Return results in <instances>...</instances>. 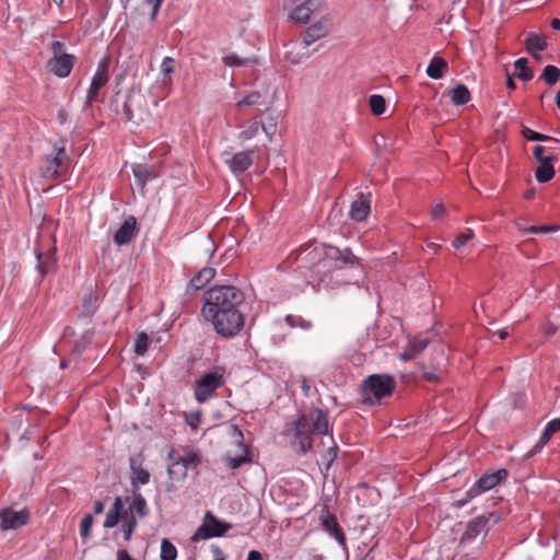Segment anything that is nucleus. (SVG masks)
Wrapping results in <instances>:
<instances>
[{"instance_id":"nucleus-1","label":"nucleus","mask_w":560,"mask_h":560,"mask_svg":"<svg viewBox=\"0 0 560 560\" xmlns=\"http://www.w3.org/2000/svg\"><path fill=\"white\" fill-rule=\"evenodd\" d=\"M201 313L218 335L232 338L241 332L245 318L243 307L245 294L234 285H214L203 294Z\"/></svg>"},{"instance_id":"nucleus-35","label":"nucleus","mask_w":560,"mask_h":560,"mask_svg":"<svg viewBox=\"0 0 560 560\" xmlns=\"http://www.w3.org/2000/svg\"><path fill=\"white\" fill-rule=\"evenodd\" d=\"M541 78L546 81V83L550 86L555 85L560 78V69L556 66L548 65L544 68Z\"/></svg>"},{"instance_id":"nucleus-50","label":"nucleus","mask_w":560,"mask_h":560,"mask_svg":"<svg viewBox=\"0 0 560 560\" xmlns=\"http://www.w3.org/2000/svg\"><path fill=\"white\" fill-rule=\"evenodd\" d=\"M291 48L292 49H288L285 51V58L291 61L292 63H299L302 59V57L306 56L307 54L306 52H303V54H300V51H298L296 54L294 52V49L298 48V45L294 44V45H291Z\"/></svg>"},{"instance_id":"nucleus-8","label":"nucleus","mask_w":560,"mask_h":560,"mask_svg":"<svg viewBox=\"0 0 560 560\" xmlns=\"http://www.w3.org/2000/svg\"><path fill=\"white\" fill-rule=\"evenodd\" d=\"M68 154L63 147L56 149L52 156H46L42 166L40 175L46 179H56L67 170Z\"/></svg>"},{"instance_id":"nucleus-33","label":"nucleus","mask_w":560,"mask_h":560,"mask_svg":"<svg viewBox=\"0 0 560 560\" xmlns=\"http://www.w3.org/2000/svg\"><path fill=\"white\" fill-rule=\"evenodd\" d=\"M137 527V517L125 513L124 521L121 524V532L126 541L130 540L135 529Z\"/></svg>"},{"instance_id":"nucleus-9","label":"nucleus","mask_w":560,"mask_h":560,"mask_svg":"<svg viewBox=\"0 0 560 560\" xmlns=\"http://www.w3.org/2000/svg\"><path fill=\"white\" fill-rule=\"evenodd\" d=\"M223 383V376L219 372L203 374L195 386V397L198 402L207 401Z\"/></svg>"},{"instance_id":"nucleus-36","label":"nucleus","mask_w":560,"mask_h":560,"mask_svg":"<svg viewBox=\"0 0 560 560\" xmlns=\"http://www.w3.org/2000/svg\"><path fill=\"white\" fill-rule=\"evenodd\" d=\"M430 343V339L428 337L418 336L409 340L408 347L412 351L415 358L421 353Z\"/></svg>"},{"instance_id":"nucleus-23","label":"nucleus","mask_w":560,"mask_h":560,"mask_svg":"<svg viewBox=\"0 0 560 560\" xmlns=\"http://www.w3.org/2000/svg\"><path fill=\"white\" fill-rule=\"evenodd\" d=\"M525 47L529 55L534 58L539 59V52L544 51L547 48V42L544 37H540L538 34L530 32L527 35L525 40Z\"/></svg>"},{"instance_id":"nucleus-62","label":"nucleus","mask_w":560,"mask_h":560,"mask_svg":"<svg viewBox=\"0 0 560 560\" xmlns=\"http://www.w3.org/2000/svg\"><path fill=\"white\" fill-rule=\"evenodd\" d=\"M331 443H332V446H330L328 448V457H329V460H334L337 456V446L335 444V442L331 440Z\"/></svg>"},{"instance_id":"nucleus-10","label":"nucleus","mask_w":560,"mask_h":560,"mask_svg":"<svg viewBox=\"0 0 560 560\" xmlns=\"http://www.w3.org/2000/svg\"><path fill=\"white\" fill-rule=\"evenodd\" d=\"M231 524L221 522L211 512H207L205 515L203 524L196 530L192 536V540L208 539L211 537L223 536L230 528Z\"/></svg>"},{"instance_id":"nucleus-38","label":"nucleus","mask_w":560,"mask_h":560,"mask_svg":"<svg viewBox=\"0 0 560 560\" xmlns=\"http://www.w3.org/2000/svg\"><path fill=\"white\" fill-rule=\"evenodd\" d=\"M262 94L259 91H254L237 102L236 106L242 108L243 106H256L262 104Z\"/></svg>"},{"instance_id":"nucleus-18","label":"nucleus","mask_w":560,"mask_h":560,"mask_svg":"<svg viewBox=\"0 0 560 560\" xmlns=\"http://www.w3.org/2000/svg\"><path fill=\"white\" fill-rule=\"evenodd\" d=\"M371 210V195L360 194L358 199L353 200L350 207V217L355 221L366 219Z\"/></svg>"},{"instance_id":"nucleus-64","label":"nucleus","mask_w":560,"mask_h":560,"mask_svg":"<svg viewBox=\"0 0 560 560\" xmlns=\"http://www.w3.org/2000/svg\"><path fill=\"white\" fill-rule=\"evenodd\" d=\"M302 390L305 396H307V397L311 396V386L307 384L305 378H303V381H302Z\"/></svg>"},{"instance_id":"nucleus-24","label":"nucleus","mask_w":560,"mask_h":560,"mask_svg":"<svg viewBox=\"0 0 560 560\" xmlns=\"http://www.w3.org/2000/svg\"><path fill=\"white\" fill-rule=\"evenodd\" d=\"M557 158L553 155L547 156L546 160L541 161L536 168L535 177L539 183H547L555 176V168L552 162L556 161Z\"/></svg>"},{"instance_id":"nucleus-16","label":"nucleus","mask_w":560,"mask_h":560,"mask_svg":"<svg viewBox=\"0 0 560 560\" xmlns=\"http://www.w3.org/2000/svg\"><path fill=\"white\" fill-rule=\"evenodd\" d=\"M254 156V150L242 151L233 154L231 159L226 160L225 162L232 173L243 174L253 164Z\"/></svg>"},{"instance_id":"nucleus-19","label":"nucleus","mask_w":560,"mask_h":560,"mask_svg":"<svg viewBox=\"0 0 560 560\" xmlns=\"http://www.w3.org/2000/svg\"><path fill=\"white\" fill-rule=\"evenodd\" d=\"M136 218L128 217L114 234V242L118 245H126L131 242L136 231Z\"/></svg>"},{"instance_id":"nucleus-40","label":"nucleus","mask_w":560,"mask_h":560,"mask_svg":"<svg viewBox=\"0 0 560 560\" xmlns=\"http://www.w3.org/2000/svg\"><path fill=\"white\" fill-rule=\"evenodd\" d=\"M96 301L97 299L94 295H85L83 298L81 315L85 317L92 315L96 310Z\"/></svg>"},{"instance_id":"nucleus-28","label":"nucleus","mask_w":560,"mask_h":560,"mask_svg":"<svg viewBox=\"0 0 560 560\" xmlns=\"http://www.w3.org/2000/svg\"><path fill=\"white\" fill-rule=\"evenodd\" d=\"M170 479L173 481H184L188 475V467L179 458L173 459V463L167 468Z\"/></svg>"},{"instance_id":"nucleus-32","label":"nucleus","mask_w":560,"mask_h":560,"mask_svg":"<svg viewBox=\"0 0 560 560\" xmlns=\"http://www.w3.org/2000/svg\"><path fill=\"white\" fill-rule=\"evenodd\" d=\"M528 60L525 57L518 58L514 61V67L518 72L515 74L522 81H529L534 77V72L527 67Z\"/></svg>"},{"instance_id":"nucleus-17","label":"nucleus","mask_w":560,"mask_h":560,"mask_svg":"<svg viewBox=\"0 0 560 560\" xmlns=\"http://www.w3.org/2000/svg\"><path fill=\"white\" fill-rule=\"evenodd\" d=\"M487 523L488 520L485 516H478L470 521L460 537V544L464 545L470 542L481 534L486 535L488 532Z\"/></svg>"},{"instance_id":"nucleus-26","label":"nucleus","mask_w":560,"mask_h":560,"mask_svg":"<svg viewBox=\"0 0 560 560\" xmlns=\"http://www.w3.org/2000/svg\"><path fill=\"white\" fill-rule=\"evenodd\" d=\"M448 65L445 59L441 57H433L427 68V74L429 78L439 80L443 78L444 73L447 71Z\"/></svg>"},{"instance_id":"nucleus-43","label":"nucleus","mask_w":560,"mask_h":560,"mask_svg":"<svg viewBox=\"0 0 560 560\" xmlns=\"http://www.w3.org/2000/svg\"><path fill=\"white\" fill-rule=\"evenodd\" d=\"M260 129V122L259 121H253L248 127L247 129L243 130L240 135H238V138L241 140H250L252 138H254L258 131Z\"/></svg>"},{"instance_id":"nucleus-22","label":"nucleus","mask_w":560,"mask_h":560,"mask_svg":"<svg viewBox=\"0 0 560 560\" xmlns=\"http://www.w3.org/2000/svg\"><path fill=\"white\" fill-rule=\"evenodd\" d=\"M125 513L135 517L139 516L140 518L148 516L149 508L147 501L139 491L132 490V501Z\"/></svg>"},{"instance_id":"nucleus-12","label":"nucleus","mask_w":560,"mask_h":560,"mask_svg":"<svg viewBox=\"0 0 560 560\" xmlns=\"http://www.w3.org/2000/svg\"><path fill=\"white\" fill-rule=\"evenodd\" d=\"M108 67L109 60L107 58H103L98 62L97 69L92 78L90 89L86 94V105H90L93 102L97 101L100 90L104 88L108 82Z\"/></svg>"},{"instance_id":"nucleus-60","label":"nucleus","mask_w":560,"mask_h":560,"mask_svg":"<svg viewBox=\"0 0 560 560\" xmlns=\"http://www.w3.org/2000/svg\"><path fill=\"white\" fill-rule=\"evenodd\" d=\"M104 508H105V504L101 500H97L94 502V513L95 514H102L104 512Z\"/></svg>"},{"instance_id":"nucleus-6","label":"nucleus","mask_w":560,"mask_h":560,"mask_svg":"<svg viewBox=\"0 0 560 560\" xmlns=\"http://www.w3.org/2000/svg\"><path fill=\"white\" fill-rule=\"evenodd\" d=\"M509 472L504 468L494 471H486L465 493V497L456 501V506L462 508L466 505L471 499L479 494L491 490L497 485L505 480Z\"/></svg>"},{"instance_id":"nucleus-2","label":"nucleus","mask_w":560,"mask_h":560,"mask_svg":"<svg viewBox=\"0 0 560 560\" xmlns=\"http://www.w3.org/2000/svg\"><path fill=\"white\" fill-rule=\"evenodd\" d=\"M329 430L328 413L318 408L301 416L295 423V439L300 451L306 453L312 448L313 434H327Z\"/></svg>"},{"instance_id":"nucleus-34","label":"nucleus","mask_w":560,"mask_h":560,"mask_svg":"<svg viewBox=\"0 0 560 560\" xmlns=\"http://www.w3.org/2000/svg\"><path fill=\"white\" fill-rule=\"evenodd\" d=\"M161 560H176L177 558V549L176 547L166 538H163L161 541Z\"/></svg>"},{"instance_id":"nucleus-5","label":"nucleus","mask_w":560,"mask_h":560,"mask_svg":"<svg viewBox=\"0 0 560 560\" xmlns=\"http://www.w3.org/2000/svg\"><path fill=\"white\" fill-rule=\"evenodd\" d=\"M122 114L127 121L135 125L144 122L150 117L149 101L139 88H132L127 93L122 104Z\"/></svg>"},{"instance_id":"nucleus-63","label":"nucleus","mask_w":560,"mask_h":560,"mask_svg":"<svg viewBox=\"0 0 560 560\" xmlns=\"http://www.w3.org/2000/svg\"><path fill=\"white\" fill-rule=\"evenodd\" d=\"M423 377L429 382H438L439 377L433 372H424Z\"/></svg>"},{"instance_id":"nucleus-27","label":"nucleus","mask_w":560,"mask_h":560,"mask_svg":"<svg viewBox=\"0 0 560 560\" xmlns=\"http://www.w3.org/2000/svg\"><path fill=\"white\" fill-rule=\"evenodd\" d=\"M215 276V270L211 267L202 268L191 280L189 287L197 291L202 289L213 277Z\"/></svg>"},{"instance_id":"nucleus-47","label":"nucleus","mask_w":560,"mask_h":560,"mask_svg":"<svg viewBox=\"0 0 560 560\" xmlns=\"http://www.w3.org/2000/svg\"><path fill=\"white\" fill-rule=\"evenodd\" d=\"M120 513L115 512L114 510H108L106 513V517L104 521V527L105 528H113L115 527L119 522Z\"/></svg>"},{"instance_id":"nucleus-59","label":"nucleus","mask_w":560,"mask_h":560,"mask_svg":"<svg viewBox=\"0 0 560 560\" xmlns=\"http://www.w3.org/2000/svg\"><path fill=\"white\" fill-rule=\"evenodd\" d=\"M200 420H201V413L200 412H196V413L191 415V420L189 421V424L192 428H197V425L200 422Z\"/></svg>"},{"instance_id":"nucleus-44","label":"nucleus","mask_w":560,"mask_h":560,"mask_svg":"<svg viewBox=\"0 0 560 560\" xmlns=\"http://www.w3.org/2000/svg\"><path fill=\"white\" fill-rule=\"evenodd\" d=\"M260 128L271 139L277 130V117H273L270 114L269 117L267 118V121L260 122Z\"/></svg>"},{"instance_id":"nucleus-39","label":"nucleus","mask_w":560,"mask_h":560,"mask_svg":"<svg viewBox=\"0 0 560 560\" xmlns=\"http://www.w3.org/2000/svg\"><path fill=\"white\" fill-rule=\"evenodd\" d=\"M149 336L147 332H140L135 342V352L138 357L144 355L149 346Z\"/></svg>"},{"instance_id":"nucleus-4","label":"nucleus","mask_w":560,"mask_h":560,"mask_svg":"<svg viewBox=\"0 0 560 560\" xmlns=\"http://www.w3.org/2000/svg\"><path fill=\"white\" fill-rule=\"evenodd\" d=\"M395 384L394 378L389 375H370L361 386L362 402L369 406L380 404L383 398L392 395Z\"/></svg>"},{"instance_id":"nucleus-56","label":"nucleus","mask_w":560,"mask_h":560,"mask_svg":"<svg viewBox=\"0 0 560 560\" xmlns=\"http://www.w3.org/2000/svg\"><path fill=\"white\" fill-rule=\"evenodd\" d=\"M545 429L552 435L560 430V419L551 420Z\"/></svg>"},{"instance_id":"nucleus-55","label":"nucleus","mask_w":560,"mask_h":560,"mask_svg":"<svg viewBox=\"0 0 560 560\" xmlns=\"http://www.w3.org/2000/svg\"><path fill=\"white\" fill-rule=\"evenodd\" d=\"M551 438V434L545 429L538 443L536 444V446L534 447V451H538L540 450L545 444L548 443V441L550 440Z\"/></svg>"},{"instance_id":"nucleus-61","label":"nucleus","mask_w":560,"mask_h":560,"mask_svg":"<svg viewBox=\"0 0 560 560\" xmlns=\"http://www.w3.org/2000/svg\"><path fill=\"white\" fill-rule=\"evenodd\" d=\"M246 560H262L261 553L257 550H252L248 552Z\"/></svg>"},{"instance_id":"nucleus-11","label":"nucleus","mask_w":560,"mask_h":560,"mask_svg":"<svg viewBox=\"0 0 560 560\" xmlns=\"http://www.w3.org/2000/svg\"><path fill=\"white\" fill-rule=\"evenodd\" d=\"M30 511L22 509L20 511L10 508L0 510V530H15L26 525L30 521Z\"/></svg>"},{"instance_id":"nucleus-45","label":"nucleus","mask_w":560,"mask_h":560,"mask_svg":"<svg viewBox=\"0 0 560 560\" xmlns=\"http://www.w3.org/2000/svg\"><path fill=\"white\" fill-rule=\"evenodd\" d=\"M474 231L471 229H467L465 232L457 235V237L453 241L452 245L455 248H460L464 246L469 240L474 237Z\"/></svg>"},{"instance_id":"nucleus-25","label":"nucleus","mask_w":560,"mask_h":560,"mask_svg":"<svg viewBox=\"0 0 560 560\" xmlns=\"http://www.w3.org/2000/svg\"><path fill=\"white\" fill-rule=\"evenodd\" d=\"M237 448L241 452L240 455H231L230 453H228L225 456L228 465L231 469H237L243 464L249 463L252 460L247 447L242 442L237 443Z\"/></svg>"},{"instance_id":"nucleus-48","label":"nucleus","mask_w":560,"mask_h":560,"mask_svg":"<svg viewBox=\"0 0 560 560\" xmlns=\"http://www.w3.org/2000/svg\"><path fill=\"white\" fill-rule=\"evenodd\" d=\"M555 230H557V226H552V225H530L525 229L520 228V231L524 234H527V233L536 234V233L549 232V231H555Z\"/></svg>"},{"instance_id":"nucleus-20","label":"nucleus","mask_w":560,"mask_h":560,"mask_svg":"<svg viewBox=\"0 0 560 560\" xmlns=\"http://www.w3.org/2000/svg\"><path fill=\"white\" fill-rule=\"evenodd\" d=\"M129 464L132 490L138 491V483L147 485L150 481V472L141 466V462L136 457H131Z\"/></svg>"},{"instance_id":"nucleus-53","label":"nucleus","mask_w":560,"mask_h":560,"mask_svg":"<svg viewBox=\"0 0 560 560\" xmlns=\"http://www.w3.org/2000/svg\"><path fill=\"white\" fill-rule=\"evenodd\" d=\"M162 2H163V0H144L143 1V4H148V5L152 7L151 20H154L156 18V14L160 10Z\"/></svg>"},{"instance_id":"nucleus-7","label":"nucleus","mask_w":560,"mask_h":560,"mask_svg":"<svg viewBox=\"0 0 560 560\" xmlns=\"http://www.w3.org/2000/svg\"><path fill=\"white\" fill-rule=\"evenodd\" d=\"M50 48L52 54L48 61L50 71L59 78L68 77L73 68L75 57L63 51L65 45L61 42H52Z\"/></svg>"},{"instance_id":"nucleus-58","label":"nucleus","mask_w":560,"mask_h":560,"mask_svg":"<svg viewBox=\"0 0 560 560\" xmlns=\"http://www.w3.org/2000/svg\"><path fill=\"white\" fill-rule=\"evenodd\" d=\"M400 359L402 361H408V360H411L415 358L412 351L410 350V348L407 346L406 349L399 354Z\"/></svg>"},{"instance_id":"nucleus-54","label":"nucleus","mask_w":560,"mask_h":560,"mask_svg":"<svg viewBox=\"0 0 560 560\" xmlns=\"http://www.w3.org/2000/svg\"><path fill=\"white\" fill-rule=\"evenodd\" d=\"M547 150V147L544 145H536L533 150L534 156L537 160L538 163L546 160L547 156L544 155V152Z\"/></svg>"},{"instance_id":"nucleus-14","label":"nucleus","mask_w":560,"mask_h":560,"mask_svg":"<svg viewBox=\"0 0 560 560\" xmlns=\"http://www.w3.org/2000/svg\"><path fill=\"white\" fill-rule=\"evenodd\" d=\"M56 247L52 246L48 248L46 252L40 249H35L36 256V270L38 272V280H42L48 272L54 270L56 265Z\"/></svg>"},{"instance_id":"nucleus-29","label":"nucleus","mask_w":560,"mask_h":560,"mask_svg":"<svg viewBox=\"0 0 560 560\" xmlns=\"http://www.w3.org/2000/svg\"><path fill=\"white\" fill-rule=\"evenodd\" d=\"M222 61L228 67H246L257 63L256 57H240L235 52H225Z\"/></svg>"},{"instance_id":"nucleus-49","label":"nucleus","mask_w":560,"mask_h":560,"mask_svg":"<svg viewBox=\"0 0 560 560\" xmlns=\"http://www.w3.org/2000/svg\"><path fill=\"white\" fill-rule=\"evenodd\" d=\"M178 458L182 462H184V464H186V466L188 468L190 466H194L196 468L199 465V463H200V455L198 453H195V452H190L186 456L178 457Z\"/></svg>"},{"instance_id":"nucleus-37","label":"nucleus","mask_w":560,"mask_h":560,"mask_svg":"<svg viewBox=\"0 0 560 560\" xmlns=\"http://www.w3.org/2000/svg\"><path fill=\"white\" fill-rule=\"evenodd\" d=\"M369 105L374 115H382L385 112L386 103L382 95L373 94L369 98Z\"/></svg>"},{"instance_id":"nucleus-13","label":"nucleus","mask_w":560,"mask_h":560,"mask_svg":"<svg viewBox=\"0 0 560 560\" xmlns=\"http://www.w3.org/2000/svg\"><path fill=\"white\" fill-rule=\"evenodd\" d=\"M330 26V21L327 18L312 24L303 35L301 49L306 50L313 43L325 37L329 33Z\"/></svg>"},{"instance_id":"nucleus-30","label":"nucleus","mask_w":560,"mask_h":560,"mask_svg":"<svg viewBox=\"0 0 560 560\" xmlns=\"http://www.w3.org/2000/svg\"><path fill=\"white\" fill-rule=\"evenodd\" d=\"M448 94L452 103L456 106L465 105L470 101V92L468 88L462 83L451 89Z\"/></svg>"},{"instance_id":"nucleus-42","label":"nucleus","mask_w":560,"mask_h":560,"mask_svg":"<svg viewBox=\"0 0 560 560\" xmlns=\"http://www.w3.org/2000/svg\"><path fill=\"white\" fill-rule=\"evenodd\" d=\"M93 525V516L91 514H86L80 524V536L83 540L90 537V532Z\"/></svg>"},{"instance_id":"nucleus-51","label":"nucleus","mask_w":560,"mask_h":560,"mask_svg":"<svg viewBox=\"0 0 560 560\" xmlns=\"http://www.w3.org/2000/svg\"><path fill=\"white\" fill-rule=\"evenodd\" d=\"M175 60L172 57H165L161 63V72L163 74H171L174 72Z\"/></svg>"},{"instance_id":"nucleus-21","label":"nucleus","mask_w":560,"mask_h":560,"mask_svg":"<svg viewBox=\"0 0 560 560\" xmlns=\"http://www.w3.org/2000/svg\"><path fill=\"white\" fill-rule=\"evenodd\" d=\"M322 525H323V528L331 537H334L338 541L339 545H341V546L346 545L345 534L334 515L327 513L326 516L322 517Z\"/></svg>"},{"instance_id":"nucleus-46","label":"nucleus","mask_w":560,"mask_h":560,"mask_svg":"<svg viewBox=\"0 0 560 560\" xmlns=\"http://www.w3.org/2000/svg\"><path fill=\"white\" fill-rule=\"evenodd\" d=\"M285 322L291 326H300L303 329H310L312 327L311 322L303 319L302 317H298L294 315H288L285 317Z\"/></svg>"},{"instance_id":"nucleus-41","label":"nucleus","mask_w":560,"mask_h":560,"mask_svg":"<svg viewBox=\"0 0 560 560\" xmlns=\"http://www.w3.org/2000/svg\"><path fill=\"white\" fill-rule=\"evenodd\" d=\"M522 133L529 141H553V142H558L557 140L552 139L551 137L542 135V133H539L537 131H534V130L529 129L528 127H524Z\"/></svg>"},{"instance_id":"nucleus-52","label":"nucleus","mask_w":560,"mask_h":560,"mask_svg":"<svg viewBox=\"0 0 560 560\" xmlns=\"http://www.w3.org/2000/svg\"><path fill=\"white\" fill-rule=\"evenodd\" d=\"M445 213H446V209L442 203H438L431 209V215H432V219H434V220L442 219L445 215Z\"/></svg>"},{"instance_id":"nucleus-15","label":"nucleus","mask_w":560,"mask_h":560,"mask_svg":"<svg viewBox=\"0 0 560 560\" xmlns=\"http://www.w3.org/2000/svg\"><path fill=\"white\" fill-rule=\"evenodd\" d=\"M323 3V0H306L292 11L290 19L298 23H307L311 15L322 9Z\"/></svg>"},{"instance_id":"nucleus-3","label":"nucleus","mask_w":560,"mask_h":560,"mask_svg":"<svg viewBox=\"0 0 560 560\" xmlns=\"http://www.w3.org/2000/svg\"><path fill=\"white\" fill-rule=\"evenodd\" d=\"M359 262L357 257L352 254L350 248L339 249L335 246H328L325 249L324 256L315 265L316 272L324 277L341 271L343 269L359 270Z\"/></svg>"},{"instance_id":"nucleus-31","label":"nucleus","mask_w":560,"mask_h":560,"mask_svg":"<svg viewBox=\"0 0 560 560\" xmlns=\"http://www.w3.org/2000/svg\"><path fill=\"white\" fill-rule=\"evenodd\" d=\"M132 173L137 179L138 185L141 188H144L148 180L155 177V174L153 171L149 170L143 164H135L132 166Z\"/></svg>"},{"instance_id":"nucleus-57","label":"nucleus","mask_w":560,"mask_h":560,"mask_svg":"<svg viewBox=\"0 0 560 560\" xmlns=\"http://www.w3.org/2000/svg\"><path fill=\"white\" fill-rule=\"evenodd\" d=\"M122 508H124V502H122L121 497H116L113 505L109 509L114 510L115 512L121 513Z\"/></svg>"}]
</instances>
